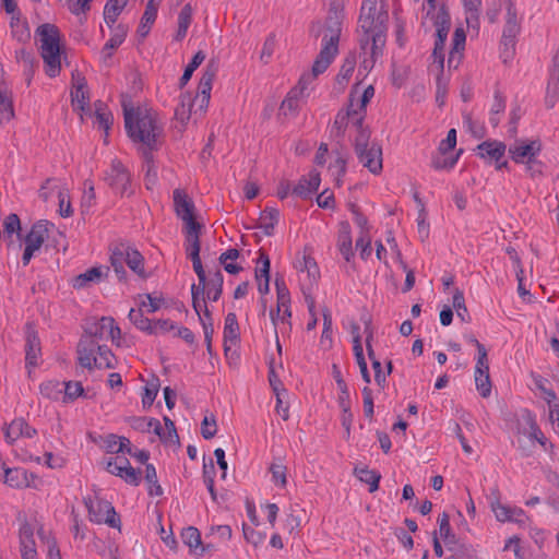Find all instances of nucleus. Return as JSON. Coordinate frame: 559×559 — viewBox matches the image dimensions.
Returning <instances> with one entry per match:
<instances>
[{
	"label": "nucleus",
	"mask_w": 559,
	"mask_h": 559,
	"mask_svg": "<svg viewBox=\"0 0 559 559\" xmlns=\"http://www.w3.org/2000/svg\"><path fill=\"white\" fill-rule=\"evenodd\" d=\"M122 108L128 135L150 150L156 148L163 132L157 115L148 109L129 107L126 99L122 100Z\"/></svg>",
	"instance_id": "f257e3e1"
},
{
	"label": "nucleus",
	"mask_w": 559,
	"mask_h": 559,
	"mask_svg": "<svg viewBox=\"0 0 559 559\" xmlns=\"http://www.w3.org/2000/svg\"><path fill=\"white\" fill-rule=\"evenodd\" d=\"M369 129H361L355 136L354 150L359 163L371 174L378 175L382 170V147L377 142H370Z\"/></svg>",
	"instance_id": "f03ea898"
},
{
	"label": "nucleus",
	"mask_w": 559,
	"mask_h": 559,
	"mask_svg": "<svg viewBox=\"0 0 559 559\" xmlns=\"http://www.w3.org/2000/svg\"><path fill=\"white\" fill-rule=\"evenodd\" d=\"M76 352L79 362L84 368H115V356L111 350L105 345L93 343L90 337H81Z\"/></svg>",
	"instance_id": "7ed1b4c3"
},
{
	"label": "nucleus",
	"mask_w": 559,
	"mask_h": 559,
	"mask_svg": "<svg viewBox=\"0 0 559 559\" xmlns=\"http://www.w3.org/2000/svg\"><path fill=\"white\" fill-rule=\"evenodd\" d=\"M39 52L46 74L49 78L59 75L62 61L67 62V50L61 37H40Z\"/></svg>",
	"instance_id": "20e7f679"
},
{
	"label": "nucleus",
	"mask_w": 559,
	"mask_h": 559,
	"mask_svg": "<svg viewBox=\"0 0 559 559\" xmlns=\"http://www.w3.org/2000/svg\"><path fill=\"white\" fill-rule=\"evenodd\" d=\"M53 227L55 225L46 219H40L32 226L31 230L24 238L25 248L22 255V262L24 265H27L31 262L35 252L38 251L47 240L49 233Z\"/></svg>",
	"instance_id": "39448f33"
},
{
	"label": "nucleus",
	"mask_w": 559,
	"mask_h": 559,
	"mask_svg": "<svg viewBox=\"0 0 559 559\" xmlns=\"http://www.w3.org/2000/svg\"><path fill=\"white\" fill-rule=\"evenodd\" d=\"M389 12L383 3L371 11L360 10L359 26L365 35H385L388 31Z\"/></svg>",
	"instance_id": "423d86ee"
},
{
	"label": "nucleus",
	"mask_w": 559,
	"mask_h": 559,
	"mask_svg": "<svg viewBox=\"0 0 559 559\" xmlns=\"http://www.w3.org/2000/svg\"><path fill=\"white\" fill-rule=\"evenodd\" d=\"M84 503L92 522L106 523L111 527L118 526L119 519H117V513L110 502L98 498H87Z\"/></svg>",
	"instance_id": "0eeeda50"
},
{
	"label": "nucleus",
	"mask_w": 559,
	"mask_h": 559,
	"mask_svg": "<svg viewBox=\"0 0 559 559\" xmlns=\"http://www.w3.org/2000/svg\"><path fill=\"white\" fill-rule=\"evenodd\" d=\"M173 199L175 213L185 223V229L201 225L194 217V203L185 190H174Z\"/></svg>",
	"instance_id": "6e6552de"
},
{
	"label": "nucleus",
	"mask_w": 559,
	"mask_h": 559,
	"mask_svg": "<svg viewBox=\"0 0 559 559\" xmlns=\"http://www.w3.org/2000/svg\"><path fill=\"white\" fill-rule=\"evenodd\" d=\"M72 91L71 103L74 109L80 111L90 110V92L85 76L78 70L71 75Z\"/></svg>",
	"instance_id": "1a4fd4ad"
},
{
	"label": "nucleus",
	"mask_w": 559,
	"mask_h": 559,
	"mask_svg": "<svg viewBox=\"0 0 559 559\" xmlns=\"http://www.w3.org/2000/svg\"><path fill=\"white\" fill-rule=\"evenodd\" d=\"M385 46V37H361L360 55L362 56L361 64L365 69H371L376 61L383 55Z\"/></svg>",
	"instance_id": "9d476101"
},
{
	"label": "nucleus",
	"mask_w": 559,
	"mask_h": 559,
	"mask_svg": "<svg viewBox=\"0 0 559 559\" xmlns=\"http://www.w3.org/2000/svg\"><path fill=\"white\" fill-rule=\"evenodd\" d=\"M540 150L542 144L538 140H516L509 146V154L516 164H523L525 162H533V158L537 157Z\"/></svg>",
	"instance_id": "9b49d317"
},
{
	"label": "nucleus",
	"mask_w": 559,
	"mask_h": 559,
	"mask_svg": "<svg viewBox=\"0 0 559 559\" xmlns=\"http://www.w3.org/2000/svg\"><path fill=\"white\" fill-rule=\"evenodd\" d=\"M343 19L344 14L342 10H338L332 4L324 23H313L311 33H314L316 35H341L343 31Z\"/></svg>",
	"instance_id": "f8f14e48"
},
{
	"label": "nucleus",
	"mask_w": 559,
	"mask_h": 559,
	"mask_svg": "<svg viewBox=\"0 0 559 559\" xmlns=\"http://www.w3.org/2000/svg\"><path fill=\"white\" fill-rule=\"evenodd\" d=\"M108 185L121 195L128 193L130 174L120 160L114 159L106 175Z\"/></svg>",
	"instance_id": "ddd939ff"
},
{
	"label": "nucleus",
	"mask_w": 559,
	"mask_h": 559,
	"mask_svg": "<svg viewBox=\"0 0 559 559\" xmlns=\"http://www.w3.org/2000/svg\"><path fill=\"white\" fill-rule=\"evenodd\" d=\"M338 38L340 37H329V39L325 40L312 66L314 75L323 73L334 60L338 52Z\"/></svg>",
	"instance_id": "4468645a"
},
{
	"label": "nucleus",
	"mask_w": 559,
	"mask_h": 559,
	"mask_svg": "<svg viewBox=\"0 0 559 559\" xmlns=\"http://www.w3.org/2000/svg\"><path fill=\"white\" fill-rule=\"evenodd\" d=\"M464 12H465V23L466 28H464L461 24L456 26L452 35H466V32H476L479 31V9L481 5V0H462Z\"/></svg>",
	"instance_id": "2eb2a0df"
},
{
	"label": "nucleus",
	"mask_w": 559,
	"mask_h": 559,
	"mask_svg": "<svg viewBox=\"0 0 559 559\" xmlns=\"http://www.w3.org/2000/svg\"><path fill=\"white\" fill-rule=\"evenodd\" d=\"M35 526L25 521L19 530L20 552L22 559H37L36 542L34 538Z\"/></svg>",
	"instance_id": "dca6fc26"
},
{
	"label": "nucleus",
	"mask_w": 559,
	"mask_h": 559,
	"mask_svg": "<svg viewBox=\"0 0 559 559\" xmlns=\"http://www.w3.org/2000/svg\"><path fill=\"white\" fill-rule=\"evenodd\" d=\"M4 473V483L12 488H26L36 487L35 480L37 477L34 474H29L20 467L10 468L4 463L1 465Z\"/></svg>",
	"instance_id": "f3484780"
},
{
	"label": "nucleus",
	"mask_w": 559,
	"mask_h": 559,
	"mask_svg": "<svg viewBox=\"0 0 559 559\" xmlns=\"http://www.w3.org/2000/svg\"><path fill=\"white\" fill-rule=\"evenodd\" d=\"M427 22H430L435 27V35H448L451 28V17L447 5L441 4L437 11L428 7L427 15L423 24L425 25Z\"/></svg>",
	"instance_id": "a211bd4d"
},
{
	"label": "nucleus",
	"mask_w": 559,
	"mask_h": 559,
	"mask_svg": "<svg viewBox=\"0 0 559 559\" xmlns=\"http://www.w3.org/2000/svg\"><path fill=\"white\" fill-rule=\"evenodd\" d=\"M490 509L499 522L524 523L525 512L521 508L502 504L498 497L490 500Z\"/></svg>",
	"instance_id": "6ab92c4d"
},
{
	"label": "nucleus",
	"mask_w": 559,
	"mask_h": 559,
	"mask_svg": "<svg viewBox=\"0 0 559 559\" xmlns=\"http://www.w3.org/2000/svg\"><path fill=\"white\" fill-rule=\"evenodd\" d=\"M193 270L199 278V284H193L191 287L192 306L197 314L200 316L202 304L205 301L206 275L201 260L192 262Z\"/></svg>",
	"instance_id": "aec40b11"
},
{
	"label": "nucleus",
	"mask_w": 559,
	"mask_h": 559,
	"mask_svg": "<svg viewBox=\"0 0 559 559\" xmlns=\"http://www.w3.org/2000/svg\"><path fill=\"white\" fill-rule=\"evenodd\" d=\"M26 344H25V360L26 368L37 366V359L41 354L40 341L34 326L28 323L26 325Z\"/></svg>",
	"instance_id": "412c9836"
},
{
	"label": "nucleus",
	"mask_w": 559,
	"mask_h": 559,
	"mask_svg": "<svg viewBox=\"0 0 559 559\" xmlns=\"http://www.w3.org/2000/svg\"><path fill=\"white\" fill-rule=\"evenodd\" d=\"M275 287L277 293V313L274 314L273 311H271V319L274 325H276L277 317L280 316V312L283 311V316L281 317V320L284 322L286 319L292 317V312L289 309V292L285 285V282L282 277L275 278Z\"/></svg>",
	"instance_id": "4be33fe9"
},
{
	"label": "nucleus",
	"mask_w": 559,
	"mask_h": 559,
	"mask_svg": "<svg viewBox=\"0 0 559 559\" xmlns=\"http://www.w3.org/2000/svg\"><path fill=\"white\" fill-rule=\"evenodd\" d=\"M559 99V51L552 60V67L549 72V80L546 88L545 105L547 108L555 107Z\"/></svg>",
	"instance_id": "5701e85b"
},
{
	"label": "nucleus",
	"mask_w": 559,
	"mask_h": 559,
	"mask_svg": "<svg viewBox=\"0 0 559 559\" xmlns=\"http://www.w3.org/2000/svg\"><path fill=\"white\" fill-rule=\"evenodd\" d=\"M216 74V68L213 64H207L206 69L203 72V75L200 80L198 87V95L195 99H199L200 110H203L207 107L211 97L212 83Z\"/></svg>",
	"instance_id": "b1692460"
},
{
	"label": "nucleus",
	"mask_w": 559,
	"mask_h": 559,
	"mask_svg": "<svg viewBox=\"0 0 559 559\" xmlns=\"http://www.w3.org/2000/svg\"><path fill=\"white\" fill-rule=\"evenodd\" d=\"M36 430L32 428L23 418L14 419L4 428V436L9 443H13L20 437L33 438Z\"/></svg>",
	"instance_id": "393cba45"
},
{
	"label": "nucleus",
	"mask_w": 559,
	"mask_h": 559,
	"mask_svg": "<svg viewBox=\"0 0 559 559\" xmlns=\"http://www.w3.org/2000/svg\"><path fill=\"white\" fill-rule=\"evenodd\" d=\"M320 174L318 171H310L309 178L302 177L299 182L294 187L293 194L308 199L319 188Z\"/></svg>",
	"instance_id": "a878e982"
},
{
	"label": "nucleus",
	"mask_w": 559,
	"mask_h": 559,
	"mask_svg": "<svg viewBox=\"0 0 559 559\" xmlns=\"http://www.w3.org/2000/svg\"><path fill=\"white\" fill-rule=\"evenodd\" d=\"M506 148V144L499 141H485L477 146L479 157L497 163L504 155Z\"/></svg>",
	"instance_id": "bb28decb"
},
{
	"label": "nucleus",
	"mask_w": 559,
	"mask_h": 559,
	"mask_svg": "<svg viewBox=\"0 0 559 559\" xmlns=\"http://www.w3.org/2000/svg\"><path fill=\"white\" fill-rule=\"evenodd\" d=\"M108 271V267L103 266L91 267L74 278L73 286L75 288H84L88 286L90 283H98L104 275H107Z\"/></svg>",
	"instance_id": "cd10ccee"
},
{
	"label": "nucleus",
	"mask_w": 559,
	"mask_h": 559,
	"mask_svg": "<svg viewBox=\"0 0 559 559\" xmlns=\"http://www.w3.org/2000/svg\"><path fill=\"white\" fill-rule=\"evenodd\" d=\"M128 0H108L104 8V21L108 31H114L118 16L126 8Z\"/></svg>",
	"instance_id": "c85d7f7f"
},
{
	"label": "nucleus",
	"mask_w": 559,
	"mask_h": 559,
	"mask_svg": "<svg viewBox=\"0 0 559 559\" xmlns=\"http://www.w3.org/2000/svg\"><path fill=\"white\" fill-rule=\"evenodd\" d=\"M337 246L341 254L348 262L354 255L352 248V235L348 223H342L338 230Z\"/></svg>",
	"instance_id": "c756f323"
},
{
	"label": "nucleus",
	"mask_w": 559,
	"mask_h": 559,
	"mask_svg": "<svg viewBox=\"0 0 559 559\" xmlns=\"http://www.w3.org/2000/svg\"><path fill=\"white\" fill-rule=\"evenodd\" d=\"M14 117L13 102L10 91L0 85V124L9 122Z\"/></svg>",
	"instance_id": "7c9ffc66"
},
{
	"label": "nucleus",
	"mask_w": 559,
	"mask_h": 559,
	"mask_svg": "<svg viewBox=\"0 0 559 559\" xmlns=\"http://www.w3.org/2000/svg\"><path fill=\"white\" fill-rule=\"evenodd\" d=\"M94 116L96 119V123L99 129H103L105 131V138L108 136V131L114 122V116L107 109V106L100 102L97 100L94 103Z\"/></svg>",
	"instance_id": "2f4dec72"
},
{
	"label": "nucleus",
	"mask_w": 559,
	"mask_h": 559,
	"mask_svg": "<svg viewBox=\"0 0 559 559\" xmlns=\"http://www.w3.org/2000/svg\"><path fill=\"white\" fill-rule=\"evenodd\" d=\"M280 212L274 207H266L259 217L258 227L263 230L266 236H272L274 227L278 223Z\"/></svg>",
	"instance_id": "473e14b6"
},
{
	"label": "nucleus",
	"mask_w": 559,
	"mask_h": 559,
	"mask_svg": "<svg viewBox=\"0 0 559 559\" xmlns=\"http://www.w3.org/2000/svg\"><path fill=\"white\" fill-rule=\"evenodd\" d=\"M126 264L139 276L146 277L144 271V258L143 255L133 248L124 247Z\"/></svg>",
	"instance_id": "72a5a7b5"
},
{
	"label": "nucleus",
	"mask_w": 559,
	"mask_h": 559,
	"mask_svg": "<svg viewBox=\"0 0 559 559\" xmlns=\"http://www.w3.org/2000/svg\"><path fill=\"white\" fill-rule=\"evenodd\" d=\"M223 281L221 270H216L209 280L206 278L205 298L217 301L223 292Z\"/></svg>",
	"instance_id": "f704fd0d"
},
{
	"label": "nucleus",
	"mask_w": 559,
	"mask_h": 559,
	"mask_svg": "<svg viewBox=\"0 0 559 559\" xmlns=\"http://www.w3.org/2000/svg\"><path fill=\"white\" fill-rule=\"evenodd\" d=\"M156 15L157 5L154 3V0H148L138 28V35H148L151 26L156 20Z\"/></svg>",
	"instance_id": "c9c22d12"
},
{
	"label": "nucleus",
	"mask_w": 559,
	"mask_h": 559,
	"mask_svg": "<svg viewBox=\"0 0 559 559\" xmlns=\"http://www.w3.org/2000/svg\"><path fill=\"white\" fill-rule=\"evenodd\" d=\"M107 331V323L103 321L102 317L98 321L86 322L82 337H90L93 343L98 344V341L104 338Z\"/></svg>",
	"instance_id": "e433bc0d"
},
{
	"label": "nucleus",
	"mask_w": 559,
	"mask_h": 559,
	"mask_svg": "<svg viewBox=\"0 0 559 559\" xmlns=\"http://www.w3.org/2000/svg\"><path fill=\"white\" fill-rule=\"evenodd\" d=\"M193 100L190 93H185L180 96V103L175 110V117L181 122L182 127L191 117Z\"/></svg>",
	"instance_id": "4c0bfd02"
},
{
	"label": "nucleus",
	"mask_w": 559,
	"mask_h": 559,
	"mask_svg": "<svg viewBox=\"0 0 559 559\" xmlns=\"http://www.w3.org/2000/svg\"><path fill=\"white\" fill-rule=\"evenodd\" d=\"M506 25L503 35H516L521 31L514 3L509 0L507 3Z\"/></svg>",
	"instance_id": "58836bf2"
},
{
	"label": "nucleus",
	"mask_w": 559,
	"mask_h": 559,
	"mask_svg": "<svg viewBox=\"0 0 559 559\" xmlns=\"http://www.w3.org/2000/svg\"><path fill=\"white\" fill-rule=\"evenodd\" d=\"M240 333H239V324L237 321V317L234 312H229L225 317V325H224V343L226 344L229 342H236L239 340ZM225 349L227 350V347L225 346Z\"/></svg>",
	"instance_id": "ea45409f"
},
{
	"label": "nucleus",
	"mask_w": 559,
	"mask_h": 559,
	"mask_svg": "<svg viewBox=\"0 0 559 559\" xmlns=\"http://www.w3.org/2000/svg\"><path fill=\"white\" fill-rule=\"evenodd\" d=\"M466 37H453V45L449 52L448 67L456 69L462 60Z\"/></svg>",
	"instance_id": "a19ab883"
},
{
	"label": "nucleus",
	"mask_w": 559,
	"mask_h": 559,
	"mask_svg": "<svg viewBox=\"0 0 559 559\" xmlns=\"http://www.w3.org/2000/svg\"><path fill=\"white\" fill-rule=\"evenodd\" d=\"M355 475L359 478L360 481L369 484V491L374 492L379 488V481L381 479V475L376 471H370L367 467L355 468Z\"/></svg>",
	"instance_id": "79ce46f5"
},
{
	"label": "nucleus",
	"mask_w": 559,
	"mask_h": 559,
	"mask_svg": "<svg viewBox=\"0 0 559 559\" xmlns=\"http://www.w3.org/2000/svg\"><path fill=\"white\" fill-rule=\"evenodd\" d=\"M350 109H353V111L355 112V115L354 114L350 115V118H352L353 126L357 130V133L361 129H368L367 127H364V123H362L364 122V118H365V108H360L359 107V102L356 100L353 95H350V97H349L347 108L343 109V110L344 111H349Z\"/></svg>",
	"instance_id": "37998d69"
},
{
	"label": "nucleus",
	"mask_w": 559,
	"mask_h": 559,
	"mask_svg": "<svg viewBox=\"0 0 559 559\" xmlns=\"http://www.w3.org/2000/svg\"><path fill=\"white\" fill-rule=\"evenodd\" d=\"M110 262L118 280L123 281L127 274L123 266L126 263L124 246H120L114 250L110 257Z\"/></svg>",
	"instance_id": "c03bdc74"
},
{
	"label": "nucleus",
	"mask_w": 559,
	"mask_h": 559,
	"mask_svg": "<svg viewBox=\"0 0 559 559\" xmlns=\"http://www.w3.org/2000/svg\"><path fill=\"white\" fill-rule=\"evenodd\" d=\"M159 380L157 378H153L152 380L147 381L146 385L144 386V393L142 395V405L144 409L150 408L159 391Z\"/></svg>",
	"instance_id": "a18cd8bd"
},
{
	"label": "nucleus",
	"mask_w": 559,
	"mask_h": 559,
	"mask_svg": "<svg viewBox=\"0 0 559 559\" xmlns=\"http://www.w3.org/2000/svg\"><path fill=\"white\" fill-rule=\"evenodd\" d=\"M122 472L120 473V478H122L127 484L132 486H138L142 479V473L140 469H135L130 465L128 459L122 457Z\"/></svg>",
	"instance_id": "49530a36"
},
{
	"label": "nucleus",
	"mask_w": 559,
	"mask_h": 559,
	"mask_svg": "<svg viewBox=\"0 0 559 559\" xmlns=\"http://www.w3.org/2000/svg\"><path fill=\"white\" fill-rule=\"evenodd\" d=\"M388 241L393 245V247L395 249V252H396V259H397L400 265L402 266V269L406 272V278H405L403 292L407 293L415 285V274H414V271L409 270L407 267V264L403 261L402 253H401L400 249L397 248V245H396L394 238H392V239L388 238Z\"/></svg>",
	"instance_id": "de8ad7c7"
},
{
	"label": "nucleus",
	"mask_w": 559,
	"mask_h": 559,
	"mask_svg": "<svg viewBox=\"0 0 559 559\" xmlns=\"http://www.w3.org/2000/svg\"><path fill=\"white\" fill-rule=\"evenodd\" d=\"M3 239H9L10 242H12V236L13 234L20 235L21 231V221L20 217L12 213L8 215L3 221Z\"/></svg>",
	"instance_id": "09e8293b"
},
{
	"label": "nucleus",
	"mask_w": 559,
	"mask_h": 559,
	"mask_svg": "<svg viewBox=\"0 0 559 559\" xmlns=\"http://www.w3.org/2000/svg\"><path fill=\"white\" fill-rule=\"evenodd\" d=\"M145 481L148 485V495L150 496H160L163 495V489L158 484L156 468L153 464H146L145 466Z\"/></svg>",
	"instance_id": "8fccbe9b"
},
{
	"label": "nucleus",
	"mask_w": 559,
	"mask_h": 559,
	"mask_svg": "<svg viewBox=\"0 0 559 559\" xmlns=\"http://www.w3.org/2000/svg\"><path fill=\"white\" fill-rule=\"evenodd\" d=\"M355 115L353 109L349 111H344L341 109L334 120L333 127H332V133H334L337 138H342L345 133V130L348 126V122L352 121L350 115Z\"/></svg>",
	"instance_id": "3c124183"
},
{
	"label": "nucleus",
	"mask_w": 559,
	"mask_h": 559,
	"mask_svg": "<svg viewBox=\"0 0 559 559\" xmlns=\"http://www.w3.org/2000/svg\"><path fill=\"white\" fill-rule=\"evenodd\" d=\"M198 317H199L200 322L203 328L205 343L212 342L214 328H213L211 312H210L205 301H204V304H202V309L200 310V316H198Z\"/></svg>",
	"instance_id": "603ef678"
},
{
	"label": "nucleus",
	"mask_w": 559,
	"mask_h": 559,
	"mask_svg": "<svg viewBox=\"0 0 559 559\" xmlns=\"http://www.w3.org/2000/svg\"><path fill=\"white\" fill-rule=\"evenodd\" d=\"M40 393L49 400H59L63 395V389L58 381L49 380L40 384Z\"/></svg>",
	"instance_id": "864d4df0"
},
{
	"label": "nucleus",
	"mask_w": 559,
	"mask_h": 559,
	"mask_svg": "<svg viewBox=\"0 0 559 559\" xmlns=\"http://www.w3.org/2000/svg\"><path fill=\"white\" fill-rule=\"evenodd\" d=\"M462 152L463 151L460 150L455 154V156H448V154L441 155V153L438 152V155L432 158L431 165L437 170H440V169H451L456 164V162H457L460 155L462 154Z\"/></svg>",
	"instance_id": "5fc2aeb1"
},
{
	"label": "nucleus",
	"mask_w": 559,
	"mask_h": 559,
	"mask_svg": "<svg viewBox=\"0 0 559 559\" xmlns=\"http://www.w3.org/2000/svg\"><path fill=\"white\" fill-rule=\"evenodd\" d=\"M83 393H84V389H83L81 382L68 381V382H64L62 400L66 403L72 402L75 399H78L79 396L83 395Z\"/></svg>",
	"instance_id": "6e6d98bb"
},
{
	"label": "nucleus",
	"mask_w": 559,
	"mask_h": 559,
	"mask_svg": "<svg viewBox=\"0 0 559 559\" xmlns=\"http://www.w3.org/2000/svg\"><path fill=\"white\" fill-rule=\"evenodd\" d=\"M203 225L194 226L193 229H185L186 231V251H200V231Z\"/></svg>",
	"instance_id": "4d7b16f0"
},
{
	"label": "nucleus",
	"mask_w": 559,
	"mask_h": 559,
	"mask_svg": "<svg viewBox=\"0 0 559 559\" xmlns=\"http://www.w3.org/2000/svg\"><path fill=\"white\" fill-rule=\"evenodd\" d=\"M128 317L138 329L146 332H150L152 329V321L143 316L141 306L136 310L131 309Z\"/></svg>",
	"instance_id": "13d9d810"
},
{
	"label": "nucleus",
	"mask_w": 559,
	"mask_h": 559,
	"mask_svg": "<svg viewBox=\"0 0 559 559\" xmlns=\"http://www.w3.org/2000/svg\"><path fill=\"white\" fill-rule=\"evenodd\" d=\"M123 43V38L122 37H110L109 40L105 44V46L103 47L102 49V52H100V59H102V62L105 64V66H109V60L114 53V51L120 47Z\"/></svg>",
	"instance_id": "bf43d9fd"
},
{
	"label": "nucleus",
	"mask_w": 559,
	"mask_h": 559,
	"mask_svg": "<svg viewBox=\"0 0 559 559\" xmlns=\"http://www.w3.org/2000/svg\"><path fill=\"white\" fill-rule=\"evenodd\" d=\"M205 59V55L203 51H198L192 60L190 61V63L187 66L182 76L180 78V86H185L188 81L191 79L194 70L203 62V60Z\"/></svg>",
	"instance_id": "052dcab7"
},
{
	"label": "nucleus",
	"mask_w": 559,
	"mask_h": 559,
	"mask_svg": "<svg viewBox=\"0 0 559 559\" xmlns=\"http://www.w3.org/2000/svg\"><path fill=\"white\" fill-rule=\"evenodd\" d=\"M299 98L293 93H288L286 98L282 102L281 111L284 116H295L299 110Z\"/></svg>",
	"instance_id": "680f3d73"
},
{
	"label": "nucleus",
	"mask_w": 559,
	"mask_h": 559,
	"mask_svg": "<svg viewBox=\"0 0 559 559\" xmlns=\"http://www.w3.org/2000/svg\"><path fill=\"white\" fill-rule=\"evenodd\" d=\"M318 75H314L313 72L311 71V73H307V74H304L299 81H298V84L293 87L289 92L293 93V95H296L298 96L299 98H305L308 96V94L306 93L307 90H308V86L312 83V81L317 78Z\"/></svg>",
	"instance_id": "e2e57ef3"
},
{
	"label": "nucleus",
	"mask_w": 559,
	"mask_h": 559,
	"mask_svg": "<svg viewBox=\"0 0 559 559\" xmlns=\"http://www.w3.org/2000/svg\"><path fill=\"white\" fill-rule=\"evenodd\" d=\"M181 537L183 539V543L190 548V549H197L199 546H201V535L198 528L193 526H189L185 528L181 533Z\"/></svg>",
	"instance_id": "0e129e2a"
},
{
	"label": "nucleus",
	"mask_w": 559,
	"mask_h": 559,
	"mask_svg": "<svg viewBox=\"0 0 559 559\" xmlns=\"http://www.w3.org/2000/svg\"><path fill=\"white\" fill-rule=\"evenodd\" d=\"M217 432L216 419L213 414L205 416L201 423V435L204 439L210 440Z\"/></svg>",
	"instance_id": "69168bd1"
},
{
	"label": "nucleus",
	"mask_w": 559,
	"mask_h": 559,
	"mask_svg": "<svg viewBox=\"0 0 559 559\" xmlns=\"http://www.w3.org/2000/svg\"><path fill=\"white\" fill-rule=\"evenodd\" d=\"M475 383L479 394L488 397L491 393V381L489 372L475 373Z\"/></svg>",
	"instance_id": "338daca9"
},
{
	"label": "nucleus",
	"mask_w": 559,
	"mask_h": 559,
	"mask_svg": "<svg viewBox=\"0 0 559 559\" xmlns=\"http://www.w3.org/2000/svg\"><path fill=\"white\" fill-rule=\"evenodd\" d=\"M451 555L445 559H475V550L471 545L464 544L459 548H451Z\"/></svg>",
	"instance_id": "774afa93"
}]
</instances>
